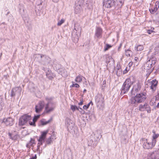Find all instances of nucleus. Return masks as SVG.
Masks as SVG:
<instances>
[{
    "label": "nucleus",
    "instance_id": "18",
    "mask_svg": "<svg viewBox=\"0 0 159 159\" xmlns=\"http://www.w3.org/2000/svg\"><path fill=\"white\" fill-rule=\"evenodd\" d=\"M70 109L73 111H74L75 110H79V109H80L82 110V111H83V112L82 111H81V113L82 114H84V111H83V110L82 109V108L80 107V108L79 107L78 108L75 105H71Z\"/></svg>",
    "mask_w": 159,
    "mask_h": 159
},
{
    "label": "nucleus",
    "instance_id": "31",
    "mask_svg": "<svg viewBox=\"0 0 159 159\" xmlns=\"http://www.w3.org/2000/svg\"><path fill=\"white\" fill-rule=\"evenodd\" d=\"M134 61L136 62H137L139 61V59L138 57H135L134 58Z\"/></svg>",
    "mask_w": 159,
    "mask_h": 159
},
{
    "label": "nucleus",
    "instance_id": "13",
    "mask_svg": "<svg viewBox=\"0 0 159 159\" xmlns=\"http://www.w3.org/2000/svg\"><path fill=\"white\" fill-rule=\"evenodd\" d=\"M40 115H37L35 116L33 119V121H30V125H32L34 126H36L35 122L37 121V120L40 117Z\"/></svg>",
    "mask_w": 159,
    "mask_h": 159
},
{
    "label": "nucleus",
    "instance_id": "20",
    "mask_svg": "<svg viewBox=\"0 0 159 159\" xmlns=\"http://www.w3.org/2000/svg\"><path fill=\"white\" fill-rule=\"evenodd\" d=\"M144 49V46L142 45H139L135 47V50L136 51H141Z\"/></svg>",
    "mask_w": 159,
    "mask_h": 159
},
{
    "label": "nucleus",
    "instance_id": "15",
    "mask_svg": "<svg viewBox=\"0 0 159 159\" xmlns=\"http://www.w3.org/2000/svg\"><path fill=\"white\" fill-rule=\"evenodd\" d=\"M102 32V28L100 27H97L96 29L95 35L98 38H99L101 36Z\"/></svg>",
    "mask_w": 159,
    "mask_h": 159
},
{
    "label": "nucleus",
    "instance_id": "42",
    "mask_svg": "<svg viewBox=\"0 0 159 159\" xmlns=\"http://www.w3.org/2000/svg\"><path fill=\"white\" fill-rule=\"evenodd\" d=\"M121 46L120 45L118 48V50H119L120 48H121Z\"/></svg>",
    "mask_w": 159,
    "mask_h": 159
},
{
    "label": "nucleus",
    "instance_id": "12",
    "mask_svg": "<svg viewBox=\"0 0 159 159\" xmlns=\"http://www.w3.org/2000/svg\"><path fill=\"white\" fill-rule=\"evenodd\" d=\"M141 88V84L138 82L134 85L132 90L133 91L137 92L140 90Z\"/></svg>",
    "mask_w": 159,
    "mask_h": 159
},
{
    "label": "nucleus",
    "instance_id": "24",
    "mask_svg": "<svg viewBox=\"0 0 159 159\" xmlns=\"http://www.w3.org/2000/svg\"><path fill=\"white\" fill-rule=\"evenodd\" d=\"M132 52L129 50H127L125 52V54L127 57H130L131 54L132 53Z\"/></svg>",
    "mask_w": 159,
    "mask_h": 159
},
{
    "label": "nucleus",
    "instance_id": "9",
    "mask_svg": "<svg viewBox=\"0 0 159 159\" xmlns=\"http://www.w3.org/2000/svg\"><path fill=\"white\" fill-rule=\"evenodd\" d=\"M14 119L9 117L7 118H4L2 123H4L7 126H11L14 124Z\"/></svg>",
    "mask_w": 159,
    "mask_h": 159
},
{
    "label": "nucleus",
    "instance_id": "8",
    "mask_svg": "<svg viewBox=\"0 0 159 159\" xmlns=\"http://www.w3.org/2000/svg\"><path fill=\"white\" fill-rule=\"evenodd\" d=\"M45 105V102L44 101L41 100L40 101L38 104L35 107V111L37 113L40 112L44 108Z\"/></svg>",
    "mask_w": 159,
    "mask_h": 159
},
{
    "label": "nucleus",
    "instance_id": "21",
    "mask_svg": "<svg viewBox=\"0 0 159 159\" xmlns=\"http://www.w3.org/2000/svg\"><path fill=\"white\" fill-rule=\"evenodd\" d=\"M83 78L85 79L84 77L80 75H78L75 78V81L77 83H80L82 80Z\"/></svg>",
    "mask_w": 159,
    "mask_h": 159
},
{
    "label": "nucleus",
    "instance_id": "26",
    "mask_svg": "<svg viewBox=\"0 0 159 159\" xmlns=\"http://www.w3.org/2000/svg\"><path fill=\"white\" fill-rule=\"evenodd\" d=\"M112 47V46L109 45V44H107L106 45V47H105L104 49V51H105L107 50L109 48H111Z\"/></svg>",
    "mask_w": 159,
    "mask_h": 159
},
{
    "label": "nucleus",
    "instance_id": "11",
    "mask_svg": "<svg viewBox=\"0 0 159 159\" xmlns=\"http://www.w3.org/2000/svg\"><path fill=\"white\" fill-rule=\"evenodd\" d=\"M159 8V1H157L155 2L154 7L152 5L149 9V10L151 14H154L157 11Z\"/></svg>",
    "mask_w": 159,
    "mask_h": 159
},
{
    "label": "nucleus",
    "instance_id": "28",
    "mask_svg": "<svg viewBox=\"0 0 159 159\" xmlns=\"http://www.w3.org/2000/svg\"><path fill=\"white\" fill-rule=\"evenodd\" d=\"M64 22L65 20L63 19H62L60 21L58 22L57 25L58 26H60Z\"/></svg>",
    "mask_w": 159,
    "mask_h": 159
},
{
    "label": "nucleus",
    "instance_id": "36",
    "mask_svg": "<svg viewBox=\"0 0 159 159\" xmlns=\"http://www.w3.org/2000/svg\"><path fill=\"white\" fill-rule=\"evenodd\" d=\"M35 141V140L34 139H31L30 141V142L33 143H34Z\"/></svg>",
    "mask_w": 159,
    "mask_h": 159
},
{
    "label": "nucleus",
    "instance_id": "4",
    "mask_svg": "<svg viewBox=\"0 0 159 159\" xmlns=\"http://www.w3.org/2000/svg\"><path fill=\"white\" fill-rule=\"evenodd\" d=\"M131 85V79L130 78L126 79L125 82L124 83L121 93H125L128 92L130 89Z\"/></svg>",
    "mask_w": 159,
    "mask_h": 159
},
{
    "label": "nucleus",
    "instance_id": "10",
    "mask_svg": "<svg viewBox=\"0 0 159 159\" xmlns=\"http://www.w3.org/2000/svg\"><path fill=\"white\" fill-rule=\"evenodd\" d=\"M115 1L111 0H104L103 6L107 8H110L114 4Z\"/></svg>",
    "mask_w": 159,
    "mask_h": 159
},
{
    "label": "nucleus",
    "instance_id": "16",
    "mask_svg": "<svg viewBox=\"0 0 159 159\" xmlns=\"http://www.w3.org/2000/svg\"><path fill=\"white\" fill-rule=\"evenodd\" d=\"M96 100L98 103H103L104 102V98L102 95L98 96L96 98Z\"/></svg>",
    "mask_w": 159,
    "mask_h": 159
},
{
    "label": "nucleus",
    "instance_id": "2",
    "mask_svg": "<svg viewBox=\"0 0 159 159\" xmlns=\"http://www.w3.org/2000/svg\"><path fill=\"white\" fill-rule=\"evenodd\" d=\"M32 119L31 116L29 114H24L20 117L18 125L20 126H23L27 125L28 123L30 124V122Z\"/></svg>",
    "mask_w": 159,
    "mask_h": 159
},
{
    "label": "nucleus",
    "instance_id": "41",
    "mask_svg": "<svg viewBox=\"0 0 159 159\" xmlns=\"http://www.w3.org/2000/svg\"><path fill=\"white\" fill-rule=\"evenodd\" d=\"M46 99L47 100H49V98H46Z\"/></svg>",
    "mask_w": 159,
    "mask_h": 159
},
{
    "label": "nucleus",
    "instance_id": "3",
    "mask_svg": "<svg viewBox=\"0 0 159 159\" xmlns=\"http://www.w3.org/2000/svg\"><path fill=\"white\" fill-rule=\"evenodd\" d=\"M141 140L143 142V146L145 149H151L155 146L156 144L155 140L148 141L147 139H146L145 138L142 139Z\"/></svg>",
    "mask_w": 159,
    "mask_h": 159
},
{
    "label": "nucleus",
    "instance_id": "1",
    "mask_svg": "<svg viewBox=\"0 0 159 159\" xmlns=\"http://www.w3.org/2000/svg\"><path fill=\"white\" fill-rule=\"evenodd\" d=\"M146 99V94L141 93H137L134 96L132 97L130 101L132 104H138L143 102Z\"/></svg>",
    "mask_w": 159,
    "mask_h": 159
},
{
    "label": "nucleus",
    "instance_id": "43",
    "mask_svg": "<svg viewBox=\"0 0 159 159\" xmlns=\"http://www.w3.org/2000/svg\"><path fill=\"white\" fill-rule=\"evenodd\" d=\"M86 91V89H84V92H85Z\"/></svg>",
    "mask_w": 159,
    "mask_h": 159
},
{
    "label": "nucleus",
    "instance_id": "35",
    "mask_svg": "<svg viewBox=\"0 0 159 159\" xmlns=\"http://www.w3.org/2000/svg\"><path fill=\"white\" fill-rule=\"evenodd\" d=\"M37 158V156L36 155H35L34 157H33L32 158L29 159H36Z\"/></svg>",
    "mask_w": 159,
    "mask_h": 159
},
{
    "label": "nucleus",
    "instance_id": "14",
    "mask_svg": "<svg viewBox=\"0 0 159 159\" xmlns=\"http://www.w3.org/2000/svg\"><path fill=\"white\" fill-rule=\"evenodd\" d=\"M49 103H50L49 102H48L45 106V111L46 113H49L52 111L54 108V107H49Z\"/></svg>",
    "mask_w": 159,
    "mask_h": 159
},
{
    "label": "nucleus",
    "instance_id": "22",
    "mask_svg": "<svg viewBox=\"0 0 159 159\" xmlns=\"http://www.w3.org/2000/svg\"><path fill=\"white\" fill-rule=\"evenodd\" d=\"M153 133H154V134L152 136V140H155L156 144V139L159 137V134H156L155 131H153Z\"/></svg>",
    "mask_w": 159,
    "mask_h": 159
},
{
    "label": "nucleus",
    "instance_id": "7",
    "mask_svg": "<svg viewBox=\"0 0 159 159\" xmlns=\"http://www.w3.org/2000/svg\"><path fill=\"white\" fill-rule=\"evenodd\" d=\"M157 84L158 81L155 79L148 82V86L153 92L156 91Z\"/></svg>",
    "mask_w": 159,
    "mask_h": 159
},
{
    "label": "nucleus",
    "instance_id": "27",
    "mask_svg": "<svg viewBox=\"0 0 159 159\" xmlns=\"http://www.w3.org/2000/svg\"><path fill=\"white\" fill-rule=\"evenodd\" d=\"M72 83H73V84L71 86H70L71 87H75L76 88H79L80 85L78 84H74V82H72Z\"/></svg>",
    "mask_w": 159,
    "mask_h": 159
},
{
    "label": "nucleus",
    "instance_id": "38",
    "mask_svg": "<svg viewBox=\"0 0 159 159\" xmlns=\"http://www.w3.org/2000/svg\"><path fill=\"white\" fill-rule=\"evenodd\" d=\"M132 64L133 62L132 61H131L129 63V66H131L132 65Z\"/></svg>",
    "mask_w": 159,
    "mask_h": 159
},
{
    "label": "nucleus",
    "instance_id": "33",
    "mask_svg": "<svg viewBox=\"0 0 159 159\" xmlns=\"http://www.w3.org/2000/svg\"><path fill=\"white\" fill-rule=\"evenodd\" d=\"M52 136H52H53L54 137H55V139H56V134L55 133V132H52V135L51 136Z\"/></svg>",
    "mask_w": 159,
    "mask_h": 159
},
{
    "label": "nucleus",
    "instance_id": "34",
    "mask_svg": "<svg viewBox=\"0 0 159 159\" xmlns=\"http://www.w3.org/2000/svg\"><path fill=\"white\" fill-rule=\"evenodd\" d=\"M156 62V61L155 60H153L152 61V63L151 64V66H152V65H154L155 64Z\"/></svg>",
    "mask_w": 159,
    "mask_h": 159
},
{
    "label": "nucleus",
    "instance_id": "25",
    "mask_svg": "<svg viewBox=\"0 0 159 159\" xmlns=\"http://www.w3.org/2000/svg\"><path fill=\"white\" fill-rule=\"evenodd\" d=\"M52 136L49 137L46 140V142L47 144H49L51 143L52 142Z\"/></svg>",
    "mask_w": 159,
    "mask_h": 159
},
{
    "label": "nucleus",
    "instance_id": "17",
    "mask_svg": "<svg viewBox=\"0 0 159 159\" xmlns=\"http://www.w3.org/2000/svg\"><path fill=\"white\" fill-rule=\"evenodd\" d=\"M52 120V118H51L48 121H46L44 119H43L40 120V123L42 125H44L50 123Z\"/></svg>",
    "mask_w": 159,
    "mask_h": 159
},
{
    "label": "nucleus",
    "instance_id": "30",
    "mask_svg": "<svg viewBox=\"0 0 159 159\" xmlns=\"http://www.w3.org/2000/svg\"><path fill=\"white\" fill-rule=\"evenodd\" d=\"M154 32V31H153V30H147V33L149 34H151L152 32Z\"/></svg>",
    "mask_w": 159,
    "mask_h": 159
},
{
    "label": "nucleus",
    "instance_id": "5",
    "mask_svg": "<svg viewBox=\"0 0 159 159\" xmlns=\"http://www.w3.org/2000/svg\"><path fill=\"white\" fill-rule=\"evenodd\" d=\"M48 132V130H47L41 132V135L39 136V138L38 139V145H42L46 138Z\"/></svg>",
    "mask_w": 159,
    "mask_h": 159
},
{
    "label": "nucleus",
    "instance_id": "37",
    "mask_svg": "<svg viewBox=\"0 0 159 159\" xmlns=\"http://www.w3.org/2000/svg\"><path fill=\"white\" fill-rule=\"evenodd\" d=\"M127 72V71L126 69H125V70L123 71V73L124 74H125Z\"/></svg>",
    "mask_w": 159,
    "mask_h": 159
},
{
    "label": "nucleus",
    "instance_id": "19",
    "mask_svg": "<svg viewBox=\"0 0 159 159\" xmlns=\"http://www.w3.org/2000/svg\"><path fill=\"white\" fill-rule=\"evenodd\" d=\"M152 157H155V159H159V150L152 153Z\"/></svg>",
    "mask_w": 159,
    "mask_h": 159
},
{
    "label": "nucleus",
    "instance_id": "40",
    "mask_svg": "<svg viewBox=\"0 0 159 159\" xmlns=\"http://www.w3.org/2000/svg\"><path fill=\"white\" fill-rule=\"evenodd\" d=\"M9 136H10L11 137V134L10 133H9Z\"/></svg>",
    "mask_w": 159,
    "mask_h": 159
},
{
    "label": "nucleus",
    "instance_id": "44",
    "mask_svg": "<svg viewBox=\"0 0 159 159\" xmlns=\"http://www.w3.org/2000/svg\"><path fill=\"white\" fill-rule=\"evenodd\" d=\"M157 19H158V20H159V17L157 18Z\"/></svg>",
    "mask_w": 159,
    "mask_h": 159
},
{
    "label": "nucleus",
    "instance_id": "32",
    "mask_svg": "<svg viewBox=\"0 0 159 159\" xmlns=\"http://www.w3.org/2000/svg\"><path fill=\"white\" fill-rule=\"evenodd\" d=\"M147 159H155V157H152V153L149 156L148 158Z\"/></svg>",
    "mask_w": 159,
    "mask_h": 159
},
{
    "label": "nucleus",
    "instance_id": "23",
    "mask_svg": "<svg viewBox=\"0 0 159 159\" xmlns=\"http://www.w3.org/2000/svg\"><path fill=\"white\" fill-rule=\"evenodd\" d=\"M90 104L92 105H93V103L92 101H91L87 105H85L83 106V108L85 110H87L88 108L89 107Z\"/></svg>",
    "mask_w": 159,
    "mask_h": 159
},
{
    "label": "nucleus",
    "instance_id": "39",
    "mask_svg": "<svg viewBox=\"0 0 159 159\" xmlns=\"http://www.w3.org/2000/svg\"><path fill=\"white\" fill-rule=\"evenodd\" d=\"M157 107L159 108V102L157 103Z\"/></svg>",
    "mask_w": 159,
    "mask_h": 159
},
{
    "label": "nucleus",
    "instance_id": "29",
    "mask_svg": "<svg viewBox=\"0 0 159 159\" xmlns=\"http://www.w3.org/2000/svg\"><path fill=\"white\" fill-rule=\"evenodd\" d=\"M83 99L80 100V102L78 103L79 105H82L83 104Z\"/></svg>",
    "mask_w": 159,
    "mask_h": 159
},
{
    "label": "nucleus",
    "instance_id": "6",
    "mask_svg": "<svg viewBox=\"0 0 159 159\" xmlns=\"http://www.w3.org/2000/svg\"><path fill=\"white\" fill-rule=\"evenodd\" d=\"M139 110L141 111H146L148 113L151 112V109L150 106L147 103H145L144 104H140L139 107Z\"/></svg>",
    "mask_w": 159,
    "mask_h": 159
}]
</instances>
